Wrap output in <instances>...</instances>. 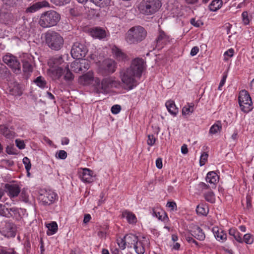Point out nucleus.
Here are the masks:
<instances>
[{"label":"nucleus","instance_id":"nucleus-1","mask_svg":"<svg viewBox=\"0 0 254 254\" xmlns=\"http://www.w3.org/2000/svg\"><path fill=\"white\" fill-rule=\"evenodd\" d=\"M145 68V62L142 58L133 60L130 66L123 68L120 72V77L126 88L131 90L137 84V80L141 76Z\"/></svg>","mask_w":254,"mask_h":254},{"label":"nucleus","instance_id":"nucleus-2","mask_svg":"<svg viewBox=\"0 0 254 254\" xmlns=\"http://www.w3.org/2000/svg\"><path fill=\"white\" fill-rule=\"evenodd\" d=\"M97 83L95 88V92L97 94L109 93L113 88H118L120 85V81L115 77H108L103 79L101 82L98 79L95 80Z\"/></svg>","mask_w":254,"mask_h":254},{"label":"nucleus","instance_id":"nucleus-3","mask_svg":"<svg viewBox=\"0 0 254 254\" xmlns=\"http://www.w3.org/2000/svg\"><path fill=\"white\" fill-rule=\"evenodd\" d=\"M60 19L61 15L57 12L48 10L41 14L38 23L42 28H50L56 25Z\"/></svg>","mask_w":254,"mask_h":254},{"label":"nucleus","instance_id":"nucleus-4","mask_svg":"<svg viewBox=\"0 0 254 254\" xmlns=\"http://www.w3.org/2000/svg\"><path fill=\"white\" fill-rule=\"evenodd\" d=\"M45 42L48 46L53 50L59 51L63 46L64 40L57 32L49 30L45 34Z\"/></svg>","mask_w":254,"mask_h":254},{"label":"nucleus","instance_id":"nucleus-5","mask_svg":"<svg viewBox=\"0 0 254 254\" xmlns=\"http://www.w3.org/2000/svg\"><path fill=\"white\" fill-rule=\"evenodd\" d=\"M147 32L140 26H134L130 28L126 34V41L129 44H136L143 40Z\"/></svg>","mask_w":254,"mask_h":254},{"label":"nucleus","instance_id":"nucleus-6","mask_svg":"<svg viewBox=\"0 0 254 254\" xmlns=\"http://www.w3.org/2000/svg\"><path fill=\"white\" fill-rule=\"evenodd\" d=\"M162 6L159 0H142L138 5L140 13L151 15L157 12Z\"/></svg>","mask_w":254,"mask_h":254},{"label":"nucleus","instance_id":"nucleus-7","mask_svg":"<svg viewBox=\"0 0 254 254\" xmlns=\"http://www.w3.org/2000/svg\"><path fill=\"white\" fill-rule=\"evenodd\" d=\"M239 104L241 109L245 113H248L253 109V103L249 93L244 90H242L239 96Z\"/></svg>","mask_w":254,"mask_h":254},{"label":"nucleus","instance_id":"nucleus-8","mask_svg":"<svg viewBox=\"0 0 254 254\" xmlns=\"http://www.w3.org/2000/svg\"><path fill=\"white\" fill-rule=\"evenodd\" d=\"M87 51V48L83 43L77 42L72 47L71 55L74 59H81L85 56Z\"/></svg>","mask_w":254,"mask_h":254},{"label":"nucleus","instance_id":"nucleus-9","mask_svg":"<svg viewBox=\"0 0 254 254\" xmlns=\"http://www.w3.org/2000/svg\"><path fill=\"white\" fill-rule=\"evenodd\" d=\"M56 196V194L52 190H41L38 196V200L42 204L49 205L55 201Z\"/></svg>","mask_w":254,"mask_h":254},{"label":"nucleus","instance_id":"nucleus-10","mask_svg":"<svg viewBox=\"0 0 254 254\" xmlns=\"http://www.w3.org/2000/svg\"><path fill=\"white\" fill-rule=\"evenodd\" d=\"M17 227L11 222H5L0 229V233L7 238H13L16 235Z\"/></svg>","mask_w":254,"mask_h":254},{"label":"nucleus","instance_id":"nucleus-11","mask_svg":"<svg viewBox=\"0 0 254 254\" xmlns=\"http://www.w3.org/2000/svg\"><path fill=\"white\" fill-rule=\"evenodd\" d=\"M3 61L10 66L16 74L20 72V64L16 57L12 55H6L3 57Z\"/></svg>","mask_w":254,"mask_h":254},{"label":"nucleus","instance_id":"nucleus-12","mask_svg":"<svg viewBox=\"0 0 254 254\" xmlns=\"http://www.w3.org/2000/svg\"><path fill=\"white\" fill-rule=\"evenodd\" d=\"M5 188L7 195L10 198L17 196L20 192V188L17 184H6Z\"/></svg>","mask_w":254,"mask_h":254},{"label":"nucleus","instance_id":"nucleus-13","mask_svg":"<svg viewBox=\"0 0 254 254\" xmlns=\"http://www.w3.org/2000/svg\"><path fill=\"white\" fill-rule=\"evenodd\" d=\"M112 54L114 57L119 62H126L129 60L128 56L116 46L112 48Z\"/></svg>","mask_w":254,"mask_h":254},{"label":"nucleus","instance_id":"nucleus-14","mask_svg":"<svg viewBox=\"0 0 254 254\" xmlns=\"http://www.w3.org/2000/svg\"><path fill=\"white\" fill-rule=\"evenodd\" d=\"M169 36L167 35L164 31L161 30L159 31L157 38L155 40L156 47L158 49H161L165 45L169 42Z\"/></svg>","mask_w":254,"mask_h":254},{"label":"nucleus","instance_id":"nucleus-15","mask_svg":"<svg viewBox=\"0 0 254 254\" xmlns=\"http://www.w3.org/2000/svg\"><path fill=\"white\" fill-rule=\"evenodd\" d=\"M94 177L93 172L87 168L83 169L80 175V178L85 183H90L93 182Z\"/></svg>","mask_w":254,"mask_h":254},{"label":"nucleus","instance_id":"nucleus-16","mask_svg":"<svg viewBox=\"0 0 254 254\" xmlns=\"http://www.w3.org/2000/svg\"><path fill=\"white\" fill-rule=\"evenodd\" d=\"M49 6H50L49 3L46 0H43L42 1L37 2L35 3H34L33 5H32L30 7H28L26 9V11L27 12L33 13V12H36V11L38 10L40 8H43V7H49Z\"/></svg>","mask_w":254,"mask_h":254},{"label":"nucleus","instance_id":"nucleus-17","mask_svg":"<svg viewBox=\"0 0 254 254\" xmlns=\"http://www.w3.org/2000/svg\"><path fill=\"white\" fill-rule=\"evenodd\" d=\"M117 64L116 62L111 59H107L103 63V68L109 73H114L117 68Z\"/></svg>","mask_w":254,"mask_h":254},{"label":"nucleus","instance_id":"nucleus-18","mask_svg":"<svg viewBox=\"0 0 254 254\" xmlns=\"http://www.w3.org/2000/svg\"><path fill=\"white\" fill-rule=\"evenodd\" d=\"M212 232L218 241H221L224 242L227 240V234L224 233V231L217 226H215L212 228Z\"/></svg>","mask_w":254,"mask_h":254},{"label":"nucleus","instance_id":"nucleus-19","mask_svg":"<svg viewBox=\"0 0 254 254\" xmlns=\"http://www.w3.org/2000/svg\"><path fill=\"white\" fill-rule=\"evenodd\" d=\"M51 68L48 70L49 74L53 79L60 78L64 73V69L61 67L50 66Z\"/></svg>","mask_w":254,"mask_h":254},{"label":"nucleus","instance_id":"nucleus-20","mask_svg":"<svg viewBox=\"0 0 254 254\" xmlns=\"http://www.w3.org/2000/svg\"><path fill=\"white\" fill-rule=\"evenodd\" d=\"M142 239V241H138L133 247L137 254H143L145 252V244H149L148 240L146 238L143 237Z\"/></svg>","mask_w":254,"mask_h":254},{"label":"nucleus","instance_id":"nucleus-21","mask_svg":"<svg viewBox=\"0 0 254 254\" xmlns=\"http://www.w3.org/2000/svg\"><path fill=\"white\" fill-rule=\"evenodd\" d=\"M191 232V235L199 241H203L205 238V235L203 230L197 226H194Z\"/></svg>","mask_w":254,"mask_h":254},{"label":"nucleus","instance_id":"nucleus-22","mask_svg":"<svg viewBox=\"0 0 254 254\" xmlns=\"http://www.w3.org/2000/svg\"><path fill=\"white\" fill-rule=\"evenodd\" d=\"M94 79L93 72L89 71L86 74L82 75L79 79V81L83 85H88L92 83Z\"/></svg>","mask_w":254,"mask_h":254},{"label":"nucleus","instance_id":"nucleus-23","mask_svg":"<svg viewBox=\"0 0 254 254\" xmlns=\"http://www.w3.org/2000/svg\"><path fill=\"white\" fill-rule=\"evenodd\" d=\"M122 216L123 218H126L129 224H134L137 222V218L132 212L125 210L123 212Z\"/></svg>","mask_w":254,"mask_h":254},{"label":"nucleus","instance_id":"nucleus-24","mask_svg":"<svg viewBox=\"0 0 254 254\" xmlns=\"http://www.w3.org/2000/svg\"><path fill=\"white\" fill-rule=\"evenodd\" d=\"M64 63L63 58L62 56L56 55L51 58L48 62V65L50 66L59 67Z\"/></svg>","mask_w":254,"mask_h":254},{"label":"nucleus","instance_id":"nucleus-25","mask_svg":"<svg viewBox=\"0 0 254 254\" xmlns=\"http://www.w3.org/2000/svg\"><path fill=\"white\" fill-rule=\"evenodd\" d=\"M166 107L168 112L173 116H176L178 113V109L176 107L175 102L172 100L166 102Z\"/></svg>","mask_w":254,"mask_h":254},{"label":"nucleus","instance_id":"nucleus-26","mask_svg":"<svg viewBox=\"0 0 254 254\" xmlns=\"http://www.w3.org/2000/svg\"><path fill=\"white\" fill-rule=\"evenodd\" d=\"M205 179L207 182L215 185L218 182L219 176L215 172L212 171L207 173Z\"/></svg>","mask_w":254,"mask_h":254},{"label":"nucleus","instance_id":"nucleus-27","mask_svg":"<svg viewBox=\"0 0 254 254\" xmlns=\"http://www.w3.org/2000/svg\"><path fill=\"white\" fill-rule=\"evenodd\" d=\"M125 238L126 239L127 245L128 247L130 248L132 246L133 247L138 241L137 237L132 234L126 235L125 236Z\"/></svg>","mask_w":254,"mask_h":254},{"label":"nucleus","instance_id":"nucleus-28","mask_svg":"<svg viewBox=\"0 0 254 254\" xmlns=\"http://www.w3.org/2000/svg\"><path fill=\"white\" fill-rule=\"evenodd\" d=\"M48 230L47 232L48 235H52L55 234L58 231V225L55 221L51 222L46 225Z\"/></svg>","mask_w":254,"mask_h":254},{"label":"nucleus","instance_id":"nucleus-29","mask_svg":"<svg viewBox=\"0 0 254 254\" xmlns=\"http://www.w3.org/2000/svg\"><path fill=\"white\" fill-rule=\"evenodd\" d=\"M229 234L234 237L235 240L240 243H243L242 235L235 229L231 228L229 230Z\"/></svg>","mask_w":254,"mask_h":254},{"label":"nucleus","instance_id":"nucleus-30","mask_svg":"<svg viewBox=\"0 0 254 254\" xmlns=\"http://www.w3.org/2000/svg\"><path fill=\"white\" fill-rule=\"evenodd\" d=\"M222 5V0H213L209 5V9L211 11H216L219 9Z\"/></svg>","mask_w":254,"mask_h":254},{"label":"nucleus","instance_id":"nucleus-31","mask_svg":"<svg viewBox=\"0 0 254 254\" xmlns=\"http://www.w3.org/2000/svg\"><path fill=\"white\" fill-rule=\"evenodd\" d=\"M93 36L99 39H102L106 37V34L104 30L99 28H96L92 31Z\"/></svg>","mask_w":254,"mask_h":254},{"label":"nucleus","instance_id":"nucleus-32","mask_svg":"<svg viewBox=\"0 0 254 254\" xmlns=\"http://www.w3.org/2000/svg\"><path fill=\"white\" fill-rule=\"evenodd\" d=\"M153 216L157 217L159 220H160L163 221H166L168 219V218L166 213L163 211H161L160 212H156L154 210V209H153Z\"/></svg>","mask_w":254,"mask_h":254},{"label":"nucleus","instance_id":"nucleus-33","mask_svg":"<svg viewBox=\"0 0 254 254\" xmlns=\"http://www.w3.org/2000/svg\"><path fill=\"white\" fill-rule=\"evenodd\" d=\"M204 197L206 201L211 203H214L215 201V194L212 191H208L204 194Z\"/></svg>","mask_w":254,"mask_h":254},{"label":"nucleus","instance_id":"nucleus-34","mask_svg":"<svg viewBox=\"0 0 254 254\" xmlns=\"http://www.w3.org/2000/svg\"><path fill=\"white\" fill-rule=\"evenodd\" d=\"M35 84L41 88H44L46 87L47 82L44 78L41 76L37 77L34 80Z\"/></svg>","mask_w":254,"mask_h":254},{"label":"nucleus","instance_id":"nucleus-35","mask_svg":"<svg viewBox=\"0 0 254 254\" xmlns=\"http://www.w3.org/2000/svg\"><path fill=\"white\" fill-rule=\"evenodd\" d=\"M196 211L197 214L202 215H206L208 212V209L207 207L204 206L203 205H198L196 207Z\"/></svg>","mask_w":254,"mask_h":254},{"label":"nucleus","instance_id":"nucleus-36","mask_svg":"<svg viewBox=\"0 0 254 254\" xmlns=\"http://www.w3.org/2000/svg\"><path fill=\"white\" fill-rule=\"evenodd\" d=\"M194 111V105H187L185 106L182 109L183 115L186 116L190 115Z\"/></svg>","mask_w":254,"mask_h":254},{"label":"nucleus","instance_id":"nucleus-37","mask_svg":"<svg viewBox=\"0 0 254 254\" xmlns=\"http://www.w3.org/2000/svg\"><path fill=\"white\" fill-rule=\"evenodd\" d=\"M71 69L76 73H79L81 71V67L80 66V60L79 61H74L72 62L70 65Z\"/></svg>","mask_w":254,"mask_h":254},{"label":"nucleus","instance_id":"nucleus-38","mask_svg":"<svg viewBox=\"0 0 254 254\" xmlns=\"http://www.w3.org/2000/svg\"><path fill=\"white\" fill-rule=\"evenodd\" d=\"M0 254H16V252L13 248L0 246Z\"/></svg>","mask_w":254,"mask_h":254},{"label":"nucleus","instance_id":"nucleus-39","mask_svg":"<svg viewBox=\"0 0 254 254\" xmlns=\"http://www.w3.org/2000/svg\"><path fill=\"white\" fill-rule=\"evenodd\" d=\"M96 5L100 7L107 6L110 2L111 0H90Z\"/></svg>","mask_w":254,"mask_h":254},{"label":"nucleus","instance_id":"nucleus-40","mask_svg":"<svg viewBox=\"0 0 254 254\" xmlns=\"http://www.w3.org/2000/svg\"><path fill=\"white\" fill-rule=\"evenodd\" d=\"M80 60V66L81 67L80 72H83L88 70L90 67L89 63L88 61L82 59Z\"/></svg>","mask_w":254,"mask_h":254},{"label":"nucleus","instance_id":"nucleus-41","mask_svg":"<svg viewBox=\"0 0 254 254\" xmlns=\"http://www.w3.org/2000/svg\"><path fill=\"white\" fill-rule=\"evenodd\" d=\"M23 70L24 72L32 71V66L28 61L24 60L23 61Z\"/></svg>","mask_w":254,"mask_h":254},{"label":"nucleus","instance_id":"nucleus-42","mask_svg":"<svg viewBox=\"0 0 254 254\" xmlns=\"http://www.w3.org/2000/svg\"><path fill=\"white\" fill-rule=\"evenodd\" d=\"M64 72H65L64 76V79L65 80L70 81L73 79V75L72 73L69 71L67 64H66Z\"/></svg>","mask_w":254,"mask_h":254},{"label":"nucleus","instance_id":"nucleus-43","mask_svg":"<svg viewBox=\"0 0 254 254\" xmlns=\"http://www.w3.org/2000/svg\"><path fill=\"white\" fill-rule=\"evenodd\" d=\"M23 163L25 166V169L28 174H29V171L31 168V164L30 159L27 157H24L23 159Z\"/></svg>","mask_w":254,"mask_h":254},{"label":"nucleus","instance_id":"nucleus-44","mask_svg":"<svg viewBox=\"0 0 254 254\" xmlns=\"http://www.w3.org/2000/svg\"><path fill=\"white\" fill-rule=\"evenodd\" d=\"M117 244L121 250H124L127 245L125 237L123 238H119L117 239Z\"/></svg>","mask_w":254,"mask_h":254},{"label":"nucleus","instance_id":"nucleus-45","mask_svg":"<svg viewBox=\"0 0 254 254\" xmlns=\"http://www.w3.org/2000/svg\"><path fill=\"white\" fill-rule=\"evenodd\" d=\"M243 242H244L247 244H252L253 243V238L250 234H246L243 237Z\"/></svg>","mask_w":254,"mask_h":254},{"label":"nucleus","instance_id":"nucleus-46","mask_svg":"<svg viewBox=\"0 0 254 254\" xmlns=\"http://www.w3.org/2000/svg\"><path fill=\"white\" fill-rule=\"evenodd\" d=\"M208 156V155L206 152H204L201 154L199 161L200 166H202L205 164L207 160Z\"/></svg>","mask_w":254,"mask_h":254},{"label":"nucleus","instance_id":"nucleus-47","mask_svg":"<svg viewBox=\"0 0 254 254\" xmlns=\"http://www.w3.org/2000/svg\"><path fill=\"white\" fill-rule=\"evenodd\" d=\"M70 0H51V1L56 5H64L69 2Z\"/></svg>","mask_w":254,"mask_h":254},{"label":"nucleus","instance_id":"nucleus-48","mask_svg":"<svg viewBox=\"0 0 254 254\" xmlns=\"http://www.w3.org/2000/svg\"><path fill=\"white\" fill-rule=\"evenodd\" d=\"M191 24L196 27H199L200 26L203 25V23L200 20H195L194 18H191L190 20Z\"/></svg>","mask_w":254,"mask_h":254},{"label":"nucleus","instance_id":"nucleus-49","mask_svg":"<svg viewBox=\"0 0 254 254\" xmlns=\"http://www.w3.org/2000/svg\"><path fill=\"white\" fill-rule=\"evenodd\" d=\"M3 134L6 137L9 138H11L14 136V133L10 131L8 129V128H3Z\"/></svg>","mask_w":254,"mask_h":254},{"label":"nucleus","instance_id":"nucleus-50","mask_svg":"<svg viewBox=\"0 0 254 254\" xmlns=\"http://www.w3.org/2000/svg\"><path fill=\"white\" fill-rule=\"evenodd\" d=\"M6 212L9 213L8 209L5 208L4 205L0 204V215L3 216L8 217V214Z\"/></svg>","mask_w":254,"mask_h":254},{"label":"nucleus","instance_id":"nucleus-51","mask_svg":"<svg viewBox=\"0 0 254 254\" xmlns=\"http://www.w3.org/2000/svg\"><path fill=\"white\" fill-rule=\"evenodd\" d=\"M243 22L245 25H248L249 23L250 20L248 17L247 11H244L242 14Z\"/></svg>","mask_w":254,"mask_h":254},{"label":"nucleus","instance_id":"nucleus-52","mask_svg":"<svg viewBox=\"0 0 254 254\" xmlns=\"http://www.w3.org/2000/svg\"><path fill=\"white\" fill-rule=\"evenodd\" d=\"M16 146L20 149H23L25 147V144L23 140L17 139L15 140Z\"/></svg>","mask_w":254,"mask_h":254},{"label":"nucleus","instance_id":"nucleus-53","mask_svg":"<svg viewBox=\"0 0 254 254\" xmlns=\"http://www.w3.org/2000/svg\"><path fill=\"white\" fill-rule=\"evenodd\" d=\"M121 110V107L119 105H115L111 108V112L114 114H118Z\"/></svg>","mask_w":254,"mask_h":254},{"label":"nucleus","instance_id":"nucleus-54","mask_svg":"<svg viewBox=\"0 0 254 254\" xmlns=\"http://www.w3.org/2000/svg\"><path fill=\"white\" fill-rule=\"evenodd\" d=\"M57 157L61 159H64L67 157V153L64 150H60L57 153Z\"/></svg>","mask_w":254,"mask_h":254},{"label":"nucleus","instance_id":"nucleus-55","mask_svg":"<svg viewBox=\"0 0 254 254\" xmlns=\"http://www.w3.org/2000/svg\"><path fill=\"white\" fill-rule=\"evenodd\" d=\"M155 140V138L154 137L153 135H148V139L147 140V143L148 145L150 146H152L153 145H154Z\"/></svg>","mask_w":254,"mask_h":254},{"label":"nucleus","instance_id":"nucleus-56","mask_svg":"<svg viewBox=\"0 0 254 254\" xmlns=\"http://www.w3.org/2000/svg\"><path fill=\"white\" fill-rule=\"evenodd\" d=\"M186 240L189 242V243H193L195 244V245L198 247H199V245L198 243L192 237L190 236H185Z\"/></svg>","mask_w":254,"mask_h":254},{"label":"nucleus","instance_id":"nucleus-57","mask_svg":"<svg viewBox=\"0 0 254 254\" xmlns=\"http://www.w3.org/2000/svg\"><path fill=\"white\" fill-rule=\"evenodd\" d=\"M166 206L170 208L171 210H177V204L174 201L168 202Z\"/></svg>","mask_w":254,"mask_h":254},{"label":"nucleus","instance_id":"nucleus-58","mask_svg":"<svg viewBox=\"0 0 254 254\" xmlns=\"http://www.w3.org/2000/svg\"><path fill=\"white\" fill-rule=\"evenodd\" d=\"M221 128H210L209 133L211 135L220 132Z\"/></svg>","mask_w":254,"mask_h":254},{"label":"nucleus","instance_id":"nucleus-59","mask_svg":"<svg viewBox=\"0 0 254 254\" xmlns=\"http://www.w3.org/2000/svg\"><path fill=\"white\" fill-rule=\"evenodd\" d=\"M198 51H199L198 47H197L196 46L193 47L191 50L190 55L191 56H194L198 53Z\"/></svg>","mask_w":254,"mask_h":254},{"label":"nucleus","instance_id":"nucleus-60","mask_svg":"<svg viewBox=\"0 0 254 254\" xmlns=\"http://www.w3.org/2000/svg\"><path fill=\"white\" fill-rule=\"evenodd\" d=\"M156 166L158 169H161L162 168V159L158 158L156 160Z\"/></svg>","mask_w":254,"mask_h":254},{"label":"nucleus","instance_id":"nucleus-61","mask_svg":"<svg viewBox=\"0 0 254 254\" xmlns=\"http://www.w3.org/2000/svg\"><path fill=\"white\" fill-rule=\"evenodd\" d=\"M234 50L230 49L224 53V56H228L229 57H232L234 55Z\"/></svg>","mask_w":254,"mask_h":254},{"label":"nucleus","instance_id":"nucleus-62","mask_svg":"<svg viewBox=\"0 0 254 254\" xmlns=\"http://www.w3.org/2000/svg\"><path fill=\"white\" fill-rule=\"evenodd\" d=\"M232 26V25L229 23H227L224 25V28L226 29L227 34L230 33Z\"/></svg>","mask_w":254,"mask_h":254},{"label":"nucleus","instance_id":"nucleus-63","mask_svg":"<svg viewBox=\"0 0 254 254\" xmlns=\"http://www.w3.org/2000/svg\"><path fill=\"white\" fill-rule=\"evenodd\" d=\"M181 152L184 154H186L188 152V149L186 144H184L181 147Z\"/></svg>","mask_w":254,"mask_h":254},{"label":"nucleus","instance_id":"nucleus-64","mask_svg":"<svg viewBox=\"0 0 254 254\" xmlns=\"http://www.w3.org/2000/svg\"><path fill=\"white\" fill-rule=\"evenodd\" d=\"M91 215L89 214H86L84 215V219H83V223H87L91 219Z\"/></svg>","mask_w":254,"mask_h":254}]
</instances>
